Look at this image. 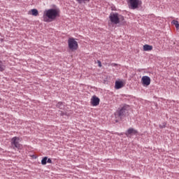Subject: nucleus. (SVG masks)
<instances>
[{
  "label": "nucleus",
  "instance_id": "nucleus-14",
  "mask_svg": "<svg viewBox=\"0 0 179 179\" xmlns=\"http://www.w3.org/2000/svg\"><path fill=\"white\" fill-rule=\"evenodd\" d=\"M118 19L120 24H125V19L124 18V16L119 15Z\"/></svg>",
  "mask_w": 179,
  "mask_h": 179
},
{
  "label": "nucleus",
  "instance_id": "nucleus-3",
  "mask_svg": "<svg viewBox=\"0 0 179 179\" xmlns=\"http://www.w3.org/2000/svg\"><path fill=\"white\" fill-rule=\"evenodd\" d=\"M68 45L69 50L71 51H76L78 48H79V45L78 44V41L75 38H69L68 40Z\"/></svg>",
  "mask_w": 179,
  "mask_h": 179
},
{
  "label": "nucleus",
  "instance_id": "nucleus-23",
  "mask_svg": "<svg viewBox=\"0 0 179 179\" xmlns=\"http://www.w3.org/2000/svg\"><path fill=\"white\" fill-rule=\"evenodd\" d=\"M0 150H1V148H0Z\"/></svg>",
  "mask_w": 179,
  "mask_h": 179
},
{
  "label": "nucleus",
  "instance_id": "nucleus-16",
  "mask_svg": "<svg viewBox=\"0 0 179 179\" xmlns=\"http://www.w3.org/2000/svg\"><path fill=\"white\" fill-rule=\"evenodd\" d=\"M47 160H48V157H44L41 160V164L45 166V164H47Z\"/></svg>",
  "mask_w": 179,
  "mask_h": 179
},
{
  "label": "nucleus",
  "instance_id": "nucleus-5",
  "mask_svg": "<svg viewBox=\"0 0 179 179\" xmlns=\"http://www.w3.org/2000/svg\"><path fill=\"white\" fill-rule=\"evenodd\" d=\"M19 141H20V138L17 136H15L11 139V145L13 148V149H22L23 148V145L22 144L19 143Z\"/></svg>",
  "mask_w": 179,
  "mask_h": 179
},
{
  "label": "nucleus",
  "instance_id": "nucleus-20",
  "mask_svg": "<svg viewBox=\"0 0 179 179\" xmlns=\"http://www.w3.org/2000/svg\"><path fill=\"white\" fill-rule=\"evenodd\" d=\"M59 114H60V115H61L62 117H64V115H65V113H64L63 111L59 110Z\"/></svg>",
  "mask_w": 179,
  "mask_h": 179
},
{
  "label": "nucleus",
  "instance_id": "nucleus-13",
  "mask_svg": "<svg viewBox=\"0 0 179 179\" xmlns=\"http://www.w3.org/2000/svg\"><path fill=\"white\" fill-rule=\"evenodd\" d=\"M56 107L60 110H64L65 108V103L64 102H58Z\"/></svg>",
  "mask_w": 179,
  "mask_h": 179
},
{
  "label": "nucleus",
  "instance_id": "nucleus-17",
  "mask_svg": "<svg viewBox=\"0 0 179 179\" xmlns=\"http://www.w3.org/2000/svg\"><path fill=\"white\" fill-rule=\"evenodd\" d=\"M172 24H174V26H176L177 30H178L179 29V23H178V21L176 20H173L172 21Z\"/></svg>",
  "mask_w": 179,
  "mask_h": 179
},
{
  "label": "nucleus",
  "instance_id": "nucleus-6",
  "mask_svg": "<svg viewBox=\"0 0 179 179\" xmlns=\"http://www.w3.org/2000/svg\"><path fill=\"white\" fill-rule=\"evenodd\" d=\"M119 15L117 13H111L109 15V19L113 24H120L119 21Z\"/></svg>",
  "mask_w": 179,
  "mask_h": 179
},
{
  "label": "nucleus",
  "instance_id": "nucleus-8",
  "mask_svg": "<svg viewBox=\"0 0 179 179\" xmlns=\"http://www.w3.org/2000/svg\"><path fill=\"white\" fill-rule=\"evenodd\" d=\"M141 82L144 86H149V85H150V77L147 76H143Z\"/></svg>",
  "mask_w": 179,
  "mask_h": 179
},
{
  "label": "nucleus",
  "instance_id": "nucleus-12",
  "mask_svg": "<svg viewBox=\"0 0 179 179\" xmlns=\"http://www.w3.org/2000/svg\"><path fill=\"white\" fill-rule=\"evenodd\" d=\"M153 50V46L150 45H144L143 51H152Z\"/></svg>",
  "mask_w": 179,
  "mask_h": 179
},
{
  "label": "nucleus",
  "instance_id": "nucleus-11",
  "mask_svg": "<svg viewBox=\"0 0 179 179\" xmlns=\"http://www.w3.org/2000/svg\"><path fill=\"white\" fill-rule=\"evenodd\" d=\"M6 68L5 63L2 61V57L0 56V72H3Z\"/></svg>",
  "mask_w": 179,
  "mask_h": 179
},
{
  "label": "nucleus",
  "instance_id": "nucleus-2",
  "mask_svg": "<svg viewBox=\"0 0 179 179\" xmlns=\"http://www.w3.org/2000/svg\"><path fill=\"white\" fill-rule=\"evenodd\" d=\"M128 108H129V106L128 105H124L122 108H119L115 113V118H120L121 120L125 118L127 114H128Z\"/></svg>",
  "mask_w": 179,
  "mask_h": 179
},
{
  "label": "nucleus",
  "instance_id": "nucleus-15",
  "mask_svg": "<svg viewBox=\"0 0 179 179\" xmlns=\"http://www.w3.org/2000/svg\"><path fill=\"white\" fill-rule=\"evenodd\" d=\"M32 16H38V10L34 8L31 10Z\"/></svg>",
  "mask_w": 179,
  "mask_h": 179
},
{
  "label": "nucleus",
  "instance_id": "nucleus-4",
  "mask_svg": "<svg viewBox=\"0 0 179 179\" xmlns=\"http://www.w3.org/2000/svg\"><path fill=\"white\" fill-rule=\"evenodd\" d=\"M127 3L129 9H138L139 6H142V1L141 0H128Z\"/></svg>",
  "mask_w": 179,
  "mask_h": 179
},
{
  "label": "nucleus",
  "instance_id": "nucleus-19",
  "mask_svg": "<svg viewBox=\"0 0 179 179\" xmlns=\"http://www.w3.org/2000/svg\"><path fill=\"white\" fill-rule=\"evenodd\" d=\"M166 125H167V123L166 122H163L162 124H159L160 129H163V128H165Z\"/></svg>",
  "mask_w": 179,
  "mask_h": 179
},
{
  "label": "nucleus",
  "instance_id": "nucleus-18",
  "mask_svg": "<svg viewBox=\"0 0 179 179\" xmlns=\"http://www.w3.org/2000/svg\"><path fill=\"white\" fill-rule=\"evenodd\" d=\"M78 3H86V2H90V0H76Z\"/></svg>",
  "mask_w": 179,
  "mask_h": 179
},
{
  "label": "nucleus",
  "instance_id": "nucleus-9",
  "mask_svg": "<svg viewBox=\"0 0 179 179\" xmlns=\"http://www.w3.org/2000/svg\"><path fill=\"white\" fill-rule=\"evenodd\" d=\"M138 134V131L135 130L134 128H129L126 132L125 135L126 136H129V135H136Z\"/></svg>",
  "mask_w": 179,
  "mask_h": 179
},
{
  "label": "nucleus",
  "instance_id": "nucleus-7",
  "mask_svg": "<svg viewBox=\"0 0 179 179\" xmlns=\"http://www.w3.org/2000/svg\"><path fill=\"white\" fill-rule=\"evenodd\" d=\"M91 104L94 107L99 106V104H100V99L97 97L96 95L93 96L91 99Z\"/></svg>",
  "mask_w": 179,
  "mask_h": 179
},
{
  "label": "nucleus",
  "instance_id": "nucleus-1",
  "mask_svg": "<svg viewBox=\"0 0 179 179\" xmlns=\"http://www.w3.org/2000/svg\"><path fill=\"white\" fill-rule=\"evenodd\" d=\"M59 16V10L55 8H50L48 10H45L43 12V22H50L51 20H54L57 19Z\"/></svg>",
  "mask_w": 179,
  "mask_h": 179
},
{
  "label": "nucleus",
  "instance_id": "nucleus-10",
  "mask_svg": "<svg viewBox=\"0 0 179 179\" xmlns=\"http://www.w3.org/2000/svg\"><path fill=\"white\" fill-rule=\"evenodd\" d=\"M115 87L117 90L124 87V83H122V81H116L115 83Z\"/></svg>",
  "mask_w": 179,
  "mask_h": 179
},
{
  "label": "nucleus",
  "instance_id": "nucleus-22",
  "mask_svg": "<svg viewBox=\"0 0 179 179\" xmlns=\"http://www.w3.org/2000/svg\"><path fill=\"white\" fill-rule=\"evenodd\" d=\"M98 64H99V68H101V62H100V60H98Z\"/></svg>",
  "mask_w": 179,
  "mask_h": 179
},
{
  "label": "nucleus",
  "instance_id": "nucleus-21",
  "mask_svg": "<svg viewBox=\"0 0 179 179\" xmlns=\"http://www.w3.org/2000/svg\"><path fill=\"white\" fill-rule=\"evenodd\" d=\"M47 163H50V164H52V160H51V159H47Z\"/></svg>",
  "mask_w": 179,
  "mask_h": 179
}]
</instances>
